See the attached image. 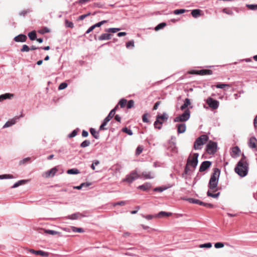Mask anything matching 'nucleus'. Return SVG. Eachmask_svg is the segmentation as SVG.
I'll list each match as a JSON object with an SVG mask.
<instances>
[{"label": "nucleus", "mask_w": 257, "mask_h": 257, "mask_svg": "<svg viewBox=\"0 0 257 257\" xmlns=\"http://www.w3.org/2000/svg\"><path fill=\"white\" fill-rule=\"evenodd\" d=\"M248 168V164L247 159L244 155H242L241 159L235 168L234 171L239 176L243 177L247 174Z\"/></svg>", "instance_id": "2"}, {"label": "nucleus", "mask_w": 257, "mask_h": 257, "mask_svg": "<svg viewBox=\"0 0 257 257\" xmlns=\"http://www.w3.org/2000/svg\"><path fill=\"white\" fill-rule=\"evenodd\" d=\"M106 22H107L106 21L103 20V21H102L101 22H99L93 25V26L94 27V28H95L96 27H99L103 24L106 23Z\"/></svg>", "instance_id": "48"}, {"label": "nucleus", "mask_w": 257, "mask_h": 257, "mask_svg": "<svg viewBox=\"0 0 257 257\" xmlns=\"http://www.w3.org/2000/svg\"><path fill=\"white\" fill-rule=\"evenodd\" d=\"M201 11L199 9L193 10L191 12V15L194 18H197L200 16Z\"/></svg>", "instance_id": "25"}, {"label": "nucleus", "mask_w": 257, "mask_h": 257, "mask_svg": "<svg viewBox=\"0 0 257 257\" xmlns=\"http://www.w3.org/2000/svg\"><path fill=\"white\" fill-rule=\"evenodd\" d=\"M206 103L212 109H216L218 107L219 102L211 97H209L206 100Z\"/></svg>", "instance_id": "9"}, {"label": "nucleus", "mask_w": 257, "mask_h": 257, "mask_svg": "<svg viewBox=\"0 0 257 257\" xmlns=\"http://www.w3.org/2000/svg\"><path fill=\"white\" fill-rule=\"evenodd\" d=\"M30 160V158H29V157L26 158L21 160L19 164L20 165L24 164L26 163L27 162H28Z\"/></svg>", "instance_id": "56"}, {"label": "nucleus", "mask_w": 257, "mask_h": 257, "mask_svg": "<svg viewBox=\"0 0 257 257\" xmlns=\"http://www.w3.org/2000/svg\"><path fill=\"white\" fill-rule=\"evenodd\" d=\"M82 136L83 137H87L88 136V133L87 131L83 130L82 132Z\"/></svg>", "instance_id": "63"}, {"label": "nucleus", "mask_w": 257, "mask_h": 257, "mask_svg": "<svg viewBox=\"0 0 257 257\" xmlns=\"http://www.w3.org/2000/svg\"><path fill=\"white\" fill-rule=\"evenodd\" d=\"M67 86V84L65 82H63V83H62L61 84H60V85H59V86L58 87V89L59 90H62V89L65 88Z\"/></svg>", "instance_id": "53"}, {"label": "nucleus", "mask_w": 257, "mask_h": 257, "mask_svg": "<svg viewBox=\"0 0 257 257\" xmlns=\"http://www.w3.org/2000/svg\"><path fill=\"white\" fill-rule=\"evenodd\" d=\"M186 131V125L181 123L177 125V131L178 133H183Z\"/></svg>", "instance_id": "20"}, {"label": "nucleus", "mask_w": 257, "mask_h": 257, "mask_svg": "<svg viewBox=\"0 0 257 257\" xmlns=\"http://www.w3.org/2000/svg\"><path fill=\"white\" fill-rule=\"evenodd\" d=\"M155 217H157V216H156V215H148L146 216V219H147L148 220L152 219V218H155Z\"/></svg>", "instance_id": "61"}, {"label": "nucleus", "mask_w": 257, "mask_h": 257, "mask_svg": "<svg viewBox=\"0 0 257 257\" xmlns=\"http://www.w3.org/2000/svg\"><path fill=\"white\" fill-rule=\"evenodd\" d=\"M168 115L164 113L162 114H159L157 116V119L154 123V126L155 128L160 129L162 127V124L168 119Z\"/></svg>", "instance_id": "5"}, {"label": "nucleus", "mask_w": 257, "mask_h": 257, "mask_svg": "<svg viewBox=\"0 0 257 257\" xmlns=\"http://www.w3.org/2000/svg\"><path fill=\"white\" fill-rule=\"evenodd\" d=\"M166 26V24L165 23H161L158 25L155 28V30L156 31H158L160 29H163L164 27H165Z\"/></svg>", "instance_id": "36"}, {"label": "nucleus", "mask_w": 257, "mask_h": 257, "mask_svg": "<svg viewBox=\"0 0 257 257\" xmlns=\"http://www.w3.org/2000/svg\"><path fill=\"white\" fill-rule=\"evenodd\" d=\"M117 107V106H115L114 108L110 111L108 115L104 119V121L107 123L114 115L115 110Z\"/></svg>", "instance_id": "16"}, {"label": "nucleus", "mask_w": 257, "mask_h": 257, "mask_svg": "<svg viewBox=\"0 0 257 257\" xmlns=\"http://www.w3.org/2000/svg\"><path fill=\"white\" fill-rule=\"evenodd\" d=\"M28 36L29 39L32 41L35 40L37 38V34L35 31L29 33Z\"/></svg>", "instance_id": "24"}, {"label": "nucleus", "mask_w": 257, "mask_h": 257, "mask_svg": "<svg viewBox=\"0 0 257 257\" xmlns=\"http://www.w3.org/2000/svg\"><path fill=\"white\" fill-rule=\"evenodd\" d=\"M14 176L10 174H6V175H0V179H12L14 178Z\"/></svg>", "instance_id": "39"}, {"label": "nucleus", "mask_w": 257, "mask_h": 257, "mask_svg": "<svg viewBox=\"0 0 257 257\" xmlns=\"http://www.w3.org/2000/svg\"><path fill=\"white\" fill-rule=\"evenodd\" d=\"M67 173L68 174H77L79 173V171L77 169H71L68 170Z\"/></svg>", "instance_id": "32"}, {"label": "nucleus", "mask_w": 257, "mask_h": 257, "mask_svg": "<svg viewBox=\"0 0 257 257\" xmlns=\"http://www.w3.org/2000/svg\"><path fill=\"white\" fill-rule=\"evenodd\" d=\"M15 120L14 119L9 120L7 121L5 125L3 126V128L8 127L11 126V125L14 124L15 123Z\"/></svg>", "instance_id": "31"}, {"label": "nucleus", "mask_w": 257, "mask_h": 257, "mask_svg": "<svg viewBox=\"0 0 257 257\" xmlns=\"http://www.w3.org/2000/svg\"><path fill=\"white\" fill-rule=\"evenodd\" d=\"M127 104V100L125 99H121L118 102V104L121 107H124Z\"/></svg>", "instance_id": "35"}, {"label": "nucleus", "mask_w": 257, "mask_h": 257, "mask_svg": "<svg viewBox=\"0 0 257 257\" xmlns=\"http://www.w3.org/2000/svg\"><path fill=\"white\" fill-rule=\"evenodd\" d=\"M155 177V175L152 172H149L146 174V179H153Z\"/></svg>", "instance_id": "49"}, {"label": "nucleus", "mask_w": 257, "mask_h": 257, "mask_svg": "<svg viewBox=\"0 0 257 257\" xmlns=\"http://www.w3.org/2000/svg\"><path fill=\"white\" fill-rule=\"evenodd\" d=\"M198 154L197 153H194L189 156L184 170L186 174H187L190 170V166L192 167L193 169L196 168L198 164Z\"/></svg>", "instance_id": "3"}, {"label": "nucleus", "mask_w": 257, "mask_h": 257, "mask_svg": "<svg viewBox=\"0 0 257 257\" xmlns=\"http://www.w3.org/2000/svg\"><path fill=\"white\" fill-rule=\"evenodd\" d=\"M90 142L88 140H85L80 145V147L82 148H85L90 145Z\"/></svg>", "instance_id": "38"}, {"label": "nucleus", "mask_w": 257, "mask_h": 257, "mask_svg": "<svg viewBox=\"0 0 257 257\" xmlns=\"http://www.w3.org/2000/svg\"><path fill=\"white\" fill-rule=\"evenodd\" d=\"M14 96L13 94L5 93L0 95V101H3L7 99H10Z\"/></svg>", "instance_id": "19"}, {"label": "nucleus", "mask_w": 257, "mask_h": 257, "mask_svg": "<svg viewBox=\"0 0 257 257\" xmlns=\"http://www.w3.org/2000/svg\"><path fill=\"white\" fill-rule=\"evenodd\" d=\"M165 190L164 188L162 187H157L154 189V191L162 192Z\"/></svg>", "instance_id": "60"}, {"label": "nucleus", "mask_w": 257, "mask_h": 257, "mask_svg": "<svg viewBox=\"0 0 257 257\" xmlns=\"http://www.w3.org/2000/svg\"><path fill=\"white\" fill-rule=\"evenodd\" d=\"M65 25L67 28H73L74 27L73 23L68 20H65Z\"/></svg>", "instance_id": "34"}, {"label": "nucleus", "mask_w": 257, "mask_h": 257, "mask_svg": "<svg viewBox=\"0 0 257 257\" xmlns=\"http://www.w3.org/2000/svg\"><path fill=\"white\" fill-rule=\"evenodd\" d=\"M185 11V10L184 9H178L174 11V14L175 15H179L184 13Z\"/></svg>", "instance_id": "50"}, {"label": "nucleus", "mask_w": 257, "mask_h": 257, "mask_svg": "<svg viewBox=\"0 0 257 257\" xmlns=\"http://www.w3.org/2000/svg\"><path fill=\"white\" fill-rule=\"evenodd\" d=\"M71 229L73 232H83L84 230L82 228H77L74 226H71Z\"/></svg>", "instance_id": "37"}, {"label": "nucleus", "mask_w": 257, "mask_h": 257, "mask_svg": "<svg viewBox=\"0 0 257 257\" xmlns=\"http://www.w3.org/2000/svg\"><path fill=\"white\" fill-rule=\"evenodd\" d=\"M90 132L91 134L93 136L95 139H98L99 137L98 133L95 130L94 128H91L90 129Z\"/></svg>", "instance_id": "30"}, {"label": "nucleus", "mask_w": 257, "mask_h": 257, "mask_svg": "<svg viewBox=\"0 0 257 257\" xmlns=\"http://www.w3.org/2000/svg\"><path fill=\"white\" fill-rule=\"evenodd\" d=\"M253 123H254V126L255 128H256L257 129V115L256 116V117H255V118L254 119Z\"/></svg>", "instance_id": "64"}, {"label": "nucleus", "mask_w": 257, "mask_h": 257, "mask_svg": "<svg viewBox=\"0 0 257 257\" xmlns=\"http://www.w3.org/2000/svg\"><path fill=\"white\" fill-rule=\"evenodd\" d=\"M122 131L125 133H126L127 134H128V135L130 136H132L133 135V132L132 131L127 128V127H124L122 129Z\"/></svg>", "instance_id": "43"}, {"label": "nucleus", "mask_w": 257, "mask_h": 257, "mask_svg": "<svg viewBox=\"0 0 257 257\" xmlns=\"http://www.w3.org/2000/svg\"><path fill=\"white\" fill-rule=\"evenodd\" d=\"M30 50V49L29 48V47L27 46V45H23L22 46V48L21 49V52H29Z\"/></svg>", "instance_id": "41"}, {"label": "nucleus", "mask_w": 257, "mask_h": 257, "mask_svg": "<svg viewBox=\"0 0 257 257\" xmlns=\"http://www.w3.org/2000/svg\"><path fill=\"white\" fill-rule=\"evenodd\" d=\"M43 230L45 233L49 234L51 235H58L59 236H61V233L60 232L48 229H43Z\"/></svg>", "instance_id": "21"}, {"label": "nucleus", "mask_w": 257, "mask_h": 257, "mask_svg": "<svg viewBox=\"0 0 257 257\" xmlns=\"http://www.w3.org/2000/svg\"><path fill=\"white\" fill-rule=\"evenodd\" d=\"M189 201L191 203L198 204H199L200 205H202V204H203V202H202V201H200L199 200H198V199L190 198V199H189Z\"/></svg>", "instance_id": "33"}, {"label": "nucleus", "mask_w": 257, "mask_h": 257, "mask_svg": "<svg viewBox=\"0 0 257 257\" xmlns=\"http://www.w3.org/2000/svg\"><path fill=\"white\" fill-rule=\"evenodd\" d=\"M202 205L204 206L207 208H210L213 207V205L212 204H210V203H207L203 202V204H202Z\"/></svg>", "instance_id": "58"}, {"label": "nucleus", "mask_w": 257, "mask_h": 257, "mask_svg": "<svg viewBox=\"0 0 257 257\" xmlns=\"http://www.w3.org/2000/svg\"><path fill=\"white\" fill-rule=\"evenodd\" d=\"M27 37L24 34H20L14 38V41L17 42H25L26 41Z\"/></svg>", "instance_id": "15"}, {"label": "nucleus", "mask_w": 257, "mask_h": 257, "mask_svg": "<svg viewBox=\"0 0 257 257\" xmlns=\"http://www.w3.org/2000/svg\"><path fill=\"white\" fill-rule=\"evenodd\" d=\"M90 15V13H88L86 14H84V15H81L80 16H79V20H83V19H84L86 17H87V16H89Z\"/></svg>", "instance_id": "57"}, {"label": "nucleus", "mask_w": 257, "mask_h": 257, "mask_svg": "<svg viewBox=\"0 0 257 257\" xmlns=\"http://www.w3.org/2000/svg\"><path fill=\"white\" fill-rule=\"evenodd\" d=\"M212 71L208 69H201V70H193L188 72V74H197L200 75H211Z\"/></svg>", "instance_id": "7"}, {"label": "nucleus", "mask_w": 257, "mask_h": 257, "mask_svg": "<svg viewBox=\"0 0 257 257\" xmlns=\"http://www.w3.org/2000/svg\"><path fill=\"white\" fill-rule=\"evenodd\" d=\"M28 251L33 254L36 255H39L44 257H48L49 256V253L47 252H45L44 251L39 250H35L33 249H29Z\"/></svg>", "instance_id": "12"}, {"label": "nucleus", "mask_w": 257, "mask_h": 257, "mask_svg": "<svg viewBox=\"0 0 257 257\" xmlns=\"http://www.w3.org/2000/svg\"><path fill=\"white\" fill-rule=\"evenodd\" d=\"M246 7L251 10H257V5L247 4L246 5Z\"/></svg>", "instance_id": "42"}, {"label": "nucleus", "mask_w": 257, "mask_h": 257, "mask_svg": "<svg viewBox=\"0 0 257 257\" xmlns=\"http://www.w3.org/2000/svg\"><path fill=\"white\" fill-rule=\"evenodd\" d=\"M214 246L217 248L223 247L224 246V244L222 242H216L215 243Z\"/></svg>", "instance_id": "54"}, {"label": "nucleus", "mask_w": 257, "mask_h": 257, "mask_svg": "<svg viewBox=\"0 0 257 257\" xmlns=\"http://www.w3.org/2000/svg\"><path fill=\"white\" fill-rule=\"evenodd\" d=\"M89 185H90L89 184L83 183H82L80 186L74 187V188H76L77 189H80L82 188V187H88L89 186Z\"/></svg>", "instance_id": "51"}, {"label": "nucleus", "mask_w": 257, "mask_h": 257, "mask_svg": "<svg viewBox=\"0 0 257 257\" xmlns=\"http://www.w3.org/2000/svg\"><path fill=\"white\" fill-rule=\"evenodd\" d=\"M240 152L239 148L237 147H234L232 148V156L238 155L239 153Z\"/></svg>", "instance_id": "28"}, {"label": "nucleus", "mask_w": 257, "mask_h": 257, "mask_svg": "<svg viewBox=\"0 0 257 257\" xmlns=\"http://www.w3.org/2000/svg\"><path fill=\"white\" fill-rule=\"evenodd\" d=\"M143 151V147L142 146H139L136 151V155L138 156L141 153H142Z\"/></svg>", "instance_id": "44"}, {"label": "nucleus", "mask_w": 257, "mask_h": 257, "mask_svg": "<svg viewBox=\"0 0 257 257\" xmlns=\"http://www.w3.org/2000/svg\"><path fill=\"white\" fill-rule=\"evenodd\" d=\"M134 47V41L131 40L126 43V47L128 49L133 48Z\"/></svg>", "instance_id": "40"}, {"label": "nucleus", "mask_w": 257, "mask_h": 257, "mask_svg": "<svg viewBox=\"0 0 257 257\" xmlns=\"http://www.w3.org/2000/svg\"><path fill=\"white\" fill-rule=\"evenodd\" d=\"M83 216H84L82 214L78 212V213H74L73 214L69 215L68 216L66 217V218L67 219H71V220H75V219H77L79 218L82 217Z\"/></svg>", "instance_id": "17"}, {"label": "nucleus", "mask_w": 257, "mask_h": 257, "mask_svg": "<svg viewBox=\"0 0 257 257\" xmlns=\"http://www.w3.org/2000/svg\"><path fill=\"white\" fill-rule=\"evenodd\" d=\"M77 134V131L76 130H74L71 134L68 135L69 138H73L76 136Z\"/></svg>", "instance_id": "55"}, {"label": "nucleus", "mask_w": 257, "mask_h": 257, "mask_svg": "<svg viewBox=\"0 0 257 257\" xmlns=\"http://www.w3.org/2000/svg\"><path fill=\"white\" fill-rule=\"evenodd\" d=\"M134 105V101L133 100H129L126 104V107L128 109L132 108Z\"/></svg>", "instance_id": "45"}, {"label": "nucleus", "mask_w": 257, "mask_h": 257, "mask_svg": "<svg viewBox=\"0 0 257 257\" xmlns=\"http://www.w3.org/2000/svg\"><path fill=\"white\" fill-rule=\"evenodd\" d=\"M190 111L187 108L184 112L179 116L176 117L174 119L175 122H182L187 120L190 117Z\"/></svg>", "instance_id": "6"}, {"label": "nucleus", "mask_w": 257, "mask_h": 257, "mask_svg": "<svg viewBox=\"0 0 257 257\" xmlns=\"http://www.w3.org/2000/svg\"><path fill=\"white\" fill-rule=\"evenodd\" d=\"M216 87L217 88L223 89L224 90H226L230 87V86L228 84H219L216 85Z\"/></svg>", "instance_id": "29"}, {"label": "nucleus", "mask_w": 257, "mask_h": 257, "mask_svg": "<svg viewBox=\"0 0 257 257\" xmlns=\"http://www.w3.org/2000/svg\"><path fill=\"white\" fill-rule=\"evenodd\" d=\"M28 182V180H22L19 181L18 182L14 184V185L12 187V188H15L16 187H18V186L23 185Z\"/></svg>", "instance_id": "23"}, {"label": "nucleus", "mask_w": 257, "mask_h": 257, "mask_svg": "<svg viewBox=\"0 0 257 257\" xmlns=\"http://www.w3.org/2000/svg\"><path fill=\"white\" fill-rule=\"evenodd\" d=\"M94 27H93V26L92 25V26H91L90 27H89L88 28V29L86 31V33H85V34H89V33H90L92 31H93L94 29Z\"/></svg>", "instance_id": "59"}, {"label": "nucleus", "mask_w": 257, "mask_h": 257, "mask_svg": "<svg viewBox=\"0 0 257 257\" xmlns=\"http://www.w3.org/2000/svg\"><path fill=\"white\" fill-rule=\"evenodd\" d=\"M120 28H110L108 29H105V32L107 33H115L117 32L120 31Z\"/></svg>", "instance_id": "27"}, {"label": "nucleus", "mask_w": 257, "mask_h": 257, "mask_svg": "<svg viewBox=\"0 0 257 257\" xmlns=\"http://www.w3.org/2000/svg\"><path fill=\"white\" fill-rule=\"evenodd\" d=\"M211 246H212V244L210 242H208L207 243H204V244H202L199 245V247H200V248H204V247L210 248Z\"/></svg>", "instance_id": "46"}, {"label": "nucleus", "mask_w": 257, "mask_h": 257, "mask_svg": "<svg viewBox=\"0 0 257 257\" xmlns=\"http://www.w3.org/2000/svg\"><path fill=\"white\" fill-rule=\"evenodd\" d=\"M211 165V163L209 161H204L202 163L200 168H199V171L200 172H203L205 171L207 169H208Z\"/></svg>", "instance_id": "14"}, {"label": "nucleus", "mask_w": 257, "mask_h": 257, "mask_svg": "<svg viewBox=\"0 0 257 257\" xmlns=\"http://www.w3.org/2000/svg\"><path fill=\"white\" fill-rule=\"evenodd\" d=\"M126 203V201H119V202H118L114 203L113 204V206H115L116 205L123 206V205H125Z\"/></svg>", "instance_id": "52"}, {"label": "nucleus", "mask_w": 257, "mask_h": 257, "mask_svg": "<svg viewBox=\"0 0 257 257\" xmlns=\"http://www.w3.org/2000/svg\"><path fill=\"white\" fill-rule=\"evenodd\" d=\"M217 144L216 143L209 141L206 146V151L209 154H213L216 151Z\"/></svg>", "instance_id": "8"}, {"label": "nucleus", "mask_w": 257, "mask_h": 257, "mask_svg": "<svg viewBox=\"0 0 257 257\" xmlns=\"http://www.w3.org/2000/svg\"><path fill=\"white\" fill-rule=\"evenodd\" d=\"M222 12L224 13H225V14H226L227 15H232L233 14V13L231 10L228 9L227 8L223 9L222 10Z\"/></svg>", "instance_id": "47"}, {"label": "nucleus", "mask_w": 257, "mask_h": 257, "mask_svg": "<svg viewBox=\"0 0 257 257\" xmlns=\"http://www.w3.org/2000/svg\"><path fill=\"white\" fill-rule=\"evenodd\" d=\"M111 35L109 34V33H103L100 36H99L98 40L99 41L109 40L111 39Z\"/></svg>", "instance_id": "18"}, {"label": "nucleus", "mask_w": 257, "mask_h": 257, "mask_svg": "<svg viewBox=\"0 0 257 257\" xmlns=\"http://www.w3.org/2000/svg\"><path fill=\"white\" fill-rule=\"evenodd\" d=\"M190 104V99L189 98H186L184 101V103L181 106V109L182 110L185 109Z\"/></svg>", "instance_id": "22"}, {"label": "nucleus", "mask_w": 257, "mask_h": 257, "mask_svg": "<svg viewBox=\"0 0 257 257\" xmlns=\"http://www.w3.org/2000/svg\"><path fill=\"white\" fill-rule=\"evenodd\" d=\"M248 146L252 149H255L257 150V140L253 137H251L249 140Z\"/></svg>", "instance_id": "13"}, {"label": "nucleus", "mask_w": 257, "mask_h": 257, "mask_svg": "<svg viewBox=\"0 0 257 257\" xmlns=\"http://www.w3.org/2000/svg\"><path fill=\"white\" fill-rule=\"evenodd\" d=\"M90 0H79L78 1H77L76 3L79 4H85V3H88Z\"/></svg>", "instance_id": "62"}, {"label": "nucleus", "mask_w": 257, "mask_h": 257, "mask_svg": "<svg viewBox=\"0 0 257 257\" xmlns=\"http://www.w3.org/2000/svg\"><path fill=\"white\" fill-rule=\"evenodd\" d=\"M58 171V169L56 167H54L50 170H48L43 173L42 176L46 178L53 177L56 172Z\"/></svg>", "instance_id": "10"}, {"label": "nucleus", "mask_w": 257, "mask_h": 257, "mask_svg": "<svg viewBox=\"0 0 257 257\" xmlns=\"http://www.w3.org/2000/svg\"><path fill=\"white\" fill-rule=\"evenodd\" d=\"M208 140V137L206 135H202L198 138L194 144L193 148L195 150L201 149V147L205 144Z\"/></svg>", "instance_id": "4"}, {"label": "nucleus", "mask_w": 257, "mask_h": 257, "mask_svg": "<svg viewBox=\"0 0 257 257\" xmlns=\"http://www.w3.org/2000/svg\"><path fill=\"white\" fill-rule=\"evenodd\" d=\"M139 177V175L136 172H132L129 175H128L125 179L123 180V181L127 182L128 183L132 182L134 180Z\"/></svg>", "instance_id": "11"}, {"label": "nucleus", "mask_w": 257, "mask_h": 257, "mask_svg": "<svg viewBox=\"0 0 257 257\" xmlns=\"http://www.w3.org/2000/svg\"><path fill=\"white\" fill-rule=\"evenodd\" d=\"M171 215V213L161 211L158 214L156 215V216H157V217H162L163 216H170Z\"/></svg>", "instance_id": "26"}, {"label": "nucleus", "mask_w": 257, "mask_h": 257, "mask_svg": "<svg viewBox=\"0 0 257 257\" xmlns=\"http://www.w3.org/2000/svg\"><path fill=\"white\" fill-rule=\"evenodd\" d=\"M220 171L218 168H214L213 172L211 176L209 184V190L207 192V195L209 197H211L214 198H217L220 195V193H215L218 190V183L219 177L220 176Z\"/></svg>", "instance_id": "1"}]
</instances>
